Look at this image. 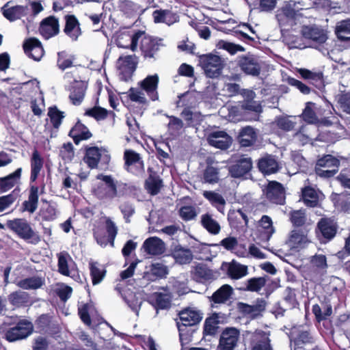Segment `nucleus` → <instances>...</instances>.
I'll return each instance as SVG.
<instances>
[{"label": "nucleus", "mask_w": 350, "mask_h": 350, "mask_svg": "<svg viewBox=\"0 0 350 350\" xmlns=\"http://www.w3.org/2000/svg\"><path fill=\"white\" fill-rule=\"evenodd\" d=\"M10 3V1H8L2 8L3 15L6 19L10 21H14L27 14V6L18 5L11 8H7Z\"/></svg>", "instance_id": "2f4dec72"}, {"label": "nucleus", "mask_w": 350, "mask_h": 350, "mask_svg": "<svg viewBox=\"0 0 350 350\" xmlns=\"http://www.w3.org/2000/svg\"><path fill=\"white\" fill-rule=\"evenodd\" d=\"M295 228L292 230L287 241L292 248H302L309 242L307 235L310 230V224H306L305 220H292Z\"/></svg>", "instance_id": "423d86ee"}, {"label": "nucleus", "mask_w": 350, "mask_h": 350, "mask_svg": "<svg viewBox=\"0 0 350 350\" xmlns=\"http://www.w3.org/2000/svg\"><path fill=\"white\" fill-rule=\"evenodd\" d=\"M155 308L158 309H168L171 306V299L166 294L157 293L155 295Z\"/></svg>", "instance_id": "338daca9"}, {"label": "nucleus", "mask_w": 350, "mask_h": 350, "mask_svg": "<svg viewBox=\"0 0 350 350\" xmlns=\"http://www.w3.org/2000/svg\"><path fill=\"white\" fill-rule=\"evenodd\" d=\"M192 278L198 282H205L216 279V273L206 265L198 264L191 271Z\"/></svg>", "instance_id": "a878e982"}, {"label": "nucleus", "mask_w": 350, "mask_h": 350, "mask_svg": "<svg viewBox=\"0 0 350 350\" xmlns=\"http://www.w3.org/2000/svg\"><path fill=\"white\" fill-rule=\"evenodd\" d=\"M199 64L208 78L215 79L219 77L226 64L224 58L220 56L207 53L199 56Z\"/></svg>", "instance_id": "39448f33"}, {"label": "nucleus", "mask_w": 350, "mask_h": 350, "mask_svg": "<svg viewBox=\"0 0 350 350\" xmlns=\"http://www.w3.org/2000/svg\"><path fill=\"white\" fill-rule=\"evenodd\" d=\"M252 168V159L242 155L229 167V173L233 178H241L249 173Z\"/></svg>", "instance_id": "f3484780"}, {"label": "nucleus", "mask_w": 350, "mask_h": 350, "mask_svg": "<svg viewBox=\"0 0 350 350\" xmlns=\"http://www.w3.org/2000/svg\"><path fill=\"white\" fill-rule=\"evenodd\" d=\"M269 282V277L265 275L258 278H252L247 280L245 283V291L251 292H258L261 288L265 286Z\"/></svg>", "instance_id": "3c124183"}, {"label": "nucleus", "mask_w": 350, "mask_h": 350, "mask_svg": "<svg viewBox=\"0 0 350 350\" xmlns=\"http://www.w3.org/2000/svg\"><path fill=\"white\" fill-rule=\"evenodd\" d=\"M330 201L336 212L339 213H350V193L345 191L341 193L332 192L329 196Z\"/></svg>", "instance_id": "dca6fc26"}, {"label": "nucleus", "mask_w": 350, "mask_h": 350, "mask_svg": "<svg viewBox=\"0 0 350 350\" xmlns=\"http://www.w3.org/2000/svg\"><path fill=\"white\" fill-rule=\"evenodd\" d=\"M118 9L127 17H133L137 14L140 6L131 0H119Z\"/></svg>", "instance_id": "8fccbe9b"}, {"label": "nucleus", "mask_w": 350, "mask_h": 350, "mask_svg": "<svg viewBox=\"0 0 350 350\" xmlns=\"http://www.w3.org/2000/svg\"><path fill=\"white\" fill-rule=\"evenodd\" d=\"M94 237L98 244L105 247L108 243L114 246V241L118 233V228L112 220H105V222H98L95 224Z\"/></svg>", "instance_id": "20e7f679"}, {"label": "nucleus", "mask_w": 350, "mask_h": 350, "mask_svg": "<svg viewBox=\"0 0 350 350\" xmlns=\"http://www.w3.org/2000/svg\"><path fill=\"white\" fill-rule=\"evenodd\" d=\"M204 180L210 184L217 183L219 181V170L217 167L208 165L204 172Z\"/></svg>", "instance_id": "69168bd1"}, {"label": "nucleus", "mask_w": 350, "mask_h": 350, "mask_svg": "<svg viewBox=\"0 0 350 350\" xmlns=\"http://www.w3.org/2000/svg\"><path fill=\"white\" fill-rule=\"evenodd\" d=\"M9 302L15 307L26 306L31 304V297L28 293L23 291L12 292L8 295Z\"/></svg>", "instance_id": "c03bdc74"}, {"label": "nucleus", "mask_w": 350, "mask_h": 350, "mask_svg": "<svg viewBox=\"0 0 350 350\" xmlns=\"http://www.w3.org/2000/svg\"><path fill=\"white\" fill-rule=\"evenodd\" d=\"M109 111L101 107L94 106L92 108L88 109L85 115L94 118L96 121L103 120L107 118Z\"/></svg>", "instance_id": "052dcab7"}, {"label": "nucleus", "mask_w": 350, "mask_h": 350, "mask_svg": "<svg viewBox=\"0 0 350 350\" xmlns=\"http://www.w3.org/2000/svg\"><path fill=\"white\" fill-rule=\"evenodd\" d=\"M338 230V225L334 220H319L315 234L321 243L326 244L334 239Z\"/></svg>", "instance_id": "0eeeda50"}, {"label": "nucleus", "mask_w": 350, "mask_h": 350, "mask_svg": "<svg viewBox=\"0 0 350 350\" xmlns=\"http://www.w3.org/2000/svg\"><path fill=\"white\" fill-rule=\"evenodd\" d=\"M8 226L24 239H33L36 234L23 220H8Z\"/></svg>", "instance_id": "393cba45"}, {"label": "nucleus", "mask_w": 350, "mask_h": 350, "mask_svg": "<svg viewBox=\"0 0 350 350\" xmlns=\"http://www.w3.org/2000/svg\"><path fill=\"white\" fill-rule=\"evenodd\" d=\"M258 230L262 234V239L269 241L275 232L272 220H258Z\"/></svg>", "instance_id": "5fc2aeb1"}, {"label": "nucleus", "mask_w": 350, "mask_h": 350, "mask_svg": "<svg viewBox=\"0 0 350 350\" xmlns=\"http://www.w3.org/2000/svg\"><path fill=\"white\" fill-rule=\"evenodd\" d=\"M340 161L329 154L319 156L314 167L316 174L323 178L334 177L339 171Z\"/></svg>", "instance_id": "7ed1b4c3"}, {"label": "nucleus", "mask_w": 350, "mask_h": 350, "mask_svg": "<svg viewBox=\"0 0 350 350\" xmlns=\"http://www.w3.org/2000/svg\"><path fill=\"white\" fill-rule=\"evenodd\" d=\"M154 23H165L171 25L178 21V15L170 10H156L152 12Z\"/></svg>", "instance_id": "c756f323"}, {"label": "nucleus", "mask_w": 350, "mask_h": 350, "mask_svg": "<svg viewBox=\"0 0 350 350\" xmlns=\"http://www.w3.org/2000/svg\"><path fill=\"white\" fill-rule=\"evenodd\" d=\"M297 11L291 5H286L278 10L276 18L280 25L291 24L295 21Z\"/></svg>", "instance_id": "f704fd0d"}, {"label": "nucleus", "mask_w": 350, "mask_h": 350, "mask_svg": "<svg viewBox=\"0 0 350 350\" xmlns=\"http://www.w3.org/2000/svg\"><path fill=\"white\" fill-rule=\"evenodd\" d=\"M88 88V82L84 80H75L71 88L69 98L74 105H79L83 102Z\"/></svg>", "instance_id": "cd10ccee"}, {"label": "nucleus", "mask_w": 350, "mask_h": 350, "mask_svg": "<svg viewBox=\"0 0 350 350\" xmlns=\"http://www.w3.org/2000/svg\"><path fill=\"white\" fill-rule=\"evenodd\" d=\"M118 62H122L120 68L121 75L124 81H128L131 79L133 72L136 69V63L134 61V57L132 55H126L125 57H120Z\"/></svg>", "instance_id": "72a5a7b5"}, {"label": "nucleus", "mask_w": 350, "mask_h": 350, "mask_svg": "<svg viewBox=\"0 0 350 350\" xmlns=\"http://www.w3.org/2000/svg\"><path fill=\"white\" fill-rule=\"evenodd\" d=\"M68 136L72 139L76 145H79L81 141L90 139L92 133L80 120H78L70 130Z\"/></svg>", "instance_id": "5701e85b"}, {"label": "nucleus", "mask_w": 350, "mask_h": 350, "mask_svg": "<svg viewBox=\"0 0 350 350\" xmlns=\"http://www.w3.org/2000/svg\"><path fill=\"white\" fill-rule=\"evenodd\" d=\"M238 66L246 75L258 77L260 74L261 66L258 57L252 54H247L239 57Z\"/></svg>", "instance_id": "9d476101"}, {"label": "nucleus", "mask_w": 350, "mask_h": 350, "mask_svg": "<svg viewBox=\"0 0 350 350\" xmlns=\"http://www.w3.org/2000/svg\"><path fill=\"white\" fill-rule=\"evenodd\" d=\"M101 158V149L97 146H86L85 148L84 162L91 169L98 167Z\"/></svg>", "instance_id": "473e14b6"}, {"label": "nucleus", "mask_w": 350, "mask_h": 350, "mask_svg": "<svg viewBox=\"0 0 350 350\" xmlns=\"http://www.w3.org/2000/svg\"><path fill=\"white\" fill-rule=\"evenodd\" d=\"M339 108L345 113L350 115V92H344L336 96Z\"/></svg>", "instance_id": "0e129e2a"}, {"label": "nucleus", "mask_w": 350, "mask_h": 350, "mask_svg": "<svg viewBox=\"0 0 350 350\" xmlns=\"http://www.w3.org/2000/svg\"><path fill=\"white\" fill-rule=\"evenodd\" d=\"M238 139L241 146L250 147L256 142L257 135L252 127L245 126L241 130Z\"/></svg>", "instance_id": "79ce46f5"}, {"label": "nucleus", "mask_w": 350, "mask_h": 350, "mask_svg": "<svg viewBox=\"0 0 350 350\" xmlns=\"http://www.w3.org/2000/svg\"><path fill=\"white\" fill-rule=\"evenodd\" d=\"M25 53L35 61H40L44 54L41 42L36 38L26 39L23 44Z\"/></svg>", "instance_id": "2eb2a0df"}, {"label": "nucleus", "mask_w": 350, "mask_h": 350, "mask_svg": "<svg viewBox=\"0 0 350 350\" xmlns=\"http://www.w3.org/2000/svg\"><path fill=\"white\" fill-rule=\"evenodd\" d=\"M30 182L33 183L35 182L38 178V176L40 175V171L42 170L44 165V159L37 149H35L32 152L30 159Z\"/></svg>", "instance_id": "e433bc0d"}, {"label": "nucleus", "mask_w": 350, "mask_h": 350, "mask_svg": "<svg viewBox=\"0 0 350 350\" xmlns=\"http://www.w3.org/2000/svg\"><path fill=\"white\" fill-rule=\"evenodd\" d=\"M218 320L217 317H211L207 318L205 320L204 324V331L203 333L204 335L213 336L216 334L218 326Z\"/></svg>", "instance_id": "e2e57ef3"}, {"label": "nucleus", "mask_w": 350, "mask_h": 350, "mask_svg": "<svg viewBox=\"0 0 350 350\" xmlns=\"http://www.w3.org/2000/svg\"><path fill=\"white\" fill-rule=\"evenodd\" d=\"M44 284V278L38 275L20 280L16 283L18 287L24 290H37L41 288Z\"/></svg>", "instance_id": "4c0bfd02"}, {"label": "nucleus", "mask_w": 350, "mask_h": 350, "mask_svg": "<svg viewBox=\"0 0 350 350\" xmlns=\"http://www.w3.org/2000/svg\"><path fill=\"white\" fill-rule=\"evenodd\" d=\"M150 274L153 277L150 279L154 280L166 278L169 273V270L165 265L161 262H154L150 265Z\"/></svg>", "instance_id": "13d9d810"}, {"label": "nucleus", "mask_w": 350, "mask_h": 350, "mask_svg": "<svg viewBox=\"0 0 350 350\" xmlns=\"http://www.w3.org/2000/svg\"><path fill=\"white\" fill-rule=\"evenodd\" d=\"M148 172L149 174L144 182V187L149 194L156 196L163 187V180L152 167L148 168Z\"/></svg>", "instance_id": "aec40b11"}, {"label": "nucleus", "mask_w": 350, "mask_h": 350, "mask_svg": "<svg viewBox=\"0 0 350 350\" xmlns=\"http://www.w3.org/2000/svg\"><path fill=\"white\" fill-rule=\"evenodd\" d=\"M40 35L46 40L57 36L59 33V20L55 16L43 18L38 29Z\"/></svg>", "instance_id": "4468645a"}, {"label": "nucleus", "mask_w": 350, "mask_h": 350, "mask_svg": "<svg viewBox=\"0 0 350 350\" xmlns=\"http://www.w3.org/2000/svg\"><path fill=\"white\" fill-rule=\"evenodd\" d=\"M58 271L63 275L72 278L79 277L75 269V263L67 252L63 251L57 254Z\"/></svg>", "instance_id": "f8f14e48"}, {"label": "nucleus", "mask_w": 350, "mask_h": 350, "mask_svg": "<svg viewBox=\"0 0 350 350\" xmlns=\"http://www.w3.org/2000/svg\"><path fill=\"white\" fill-rule=\"evenodd\" d=\"M159 78L157 74L148 75L144 80L139 83L141 89L146 92L150 98L154 101L158 99L157 88Z\"/></svg>", "instance_id": "412c9836"}, {"label": "nucleus", "mask_w": 350, "mask_h": 350, "mask_svg": "<svg viewBox=\"0 0 350 350\" xmlns=\"http://www.w3.org/2000/svg\"><path fill=\"white\" fill-rule=\"evenodd\" d=\"M172 256L177 263L180 265L189 263L193 257L189 249L183 247L181 245H176L174 247L172 250Z\"/></svg>", "instance_id": "ea45409f"}, {"label": "nucleus", "mask_w": 350, "mask_h": 350, "mask_svg": "<svg viewBox=\"0 0 350 350\" xmlns=\"http://www.w3.org/2000/svg\"><path fill=\"white\" fill-rule=\"evenodd\" d=\"M275 124L278 129L288 132L293 130L295 122L291 120L288 117L280 116L276 118Z\"/></svg>", "instance_id": "774afa93"}, {"label": "nucleus", "mask_w": 350, "mask_h": 350, "mask_svg": "<svg viewBox=\"0 0 350 350\" xmlns=\"http://www.w3.org/2000/svg\"><path fill=\"white\" fill-rule=\"evenodd\" d=\"M335 33L337 38L341 41L350 40V19L343 20L337 23Z\"/></svg>", "instance_id": "864d4df0"}, {"label": "nucleus", "mask_w": 350, "mask_h": 350, "mask_svg": "<svg viewBox=\"0 0 350 350\" xmlns=\"http://www.w3.org/2000/svg\"><path fill=\"white\" fill-rule=\"evenodd\" d=\"M97 179L104 183L99 184L94 189V194L100 200H112L124 196L129 189V185L122 181L115 180L111 175L98 174Z\"/></svg>", "instance_id": "f257e3e1"}, {"label": "nucleus", "mask_w": 350, "mask_h": 350, "mask_svg": "<svg viewBox=\"0 0 350 350\" xmlns=\"http://www.w3.org/2000/svg\"><path fill=\"white\" fill-rule=\"evenodd\" d=\"M38 190L39 188L38 186H30L28 200L24 201L21 207L22 212L27 211L33 213L37 209L39 198Z\"/></svg>", "instance_id": "7c9ffc66"}, {"label": "nucleus", "mask_w": 350, "mask_h": 350, "mask_svg": "<svg viewBox=\"0 0 350 350\" xmlns=\"http://www.w3.org/2000/svg\"><path fill=\"white\" fill-rule=\"evenodd\" d=\"M297 72L300 77L319 90L325 87L323 73L321 71L314 72L307 68H297Z\"/></svg>", "instance_id": "b1692460"}, {"label": "nucleus", "mask_w": 350, "mask_h": 350, "mask_svg": "<svg viewBox=\"0 0 350 350\" xmlns=\"http://www.w3.org/2000/svg\"><path fill=\"white\" fill-rule=\"evenodd\" d=\"M301 199L309 207H317L319 204L318 192L311 186H306L301 189Z\"/></svg>", "instance_id": "a19ab883"}, {"label": "nucleus", "mask_w": 350, "mask_h": 350, "mask_svg": "<svg viewBox=\"0 0 350 350\" xmlns=\"http://www.w3.org/2000/svg\"><path fill=\"white\" fill-rule=\"evenodd\" d=\"M258 167L262 173L271 174L278 171V163L273 157L269 155L259 159Z\"/></svg>", "instance_id": "37998d69"}, {"label": "nucleus", "mask_w": 350, "mask_h": 350, "mask_svg": "<svg viewBox=\"0 0 350 350\" xmlns=\"http://www.w3.org/2000/svg\"><path fill=\"white\" fill-rule=\"evenodd\" d=\"M284 301L288 309L296 308L299 303L296 298L295 290L291 287H287L284 291Z\"/></svg>", "instance_id": "680f3d73"}, {"label": "nucleus", "mask_w": 350, "mask_h": 350, "mask_svg": "<svg viewBox=\"0 0 350 350\" xmlns=\"http://www.w3.org/2000/svg\"><path fill=\"white\" fill-rule=\"evenodd\" d=\"M33 331L32 323L27 321L18 322L14 327L10 328L5 334V338L9 342L22 340L29 336Z\"/></svg>", "instance_id": "9b49d317"}, {"label": "nucleus", "mask_w": 350, "mask_h": 350, "mask_svg": "<svg viewBox=\"0 0 350 350\" xmlns=\"http://www.w3.org/2000/svg\"><path fill=\"white\" fill-rule=\"evenodd\" d=\"M22 172V168L16 169L13 173L0 178V193L6 192L11 189L17 183L20 179Z\"/></svg>", "instance_id": "58836bf2"}, {"label": "nucleus", "mask_w": 350, "mask_h": 350, "mask_svg": "<svg viewBox=\"0 0 350 350\" xmlns=\"http://www.w3.org/2000/svg\"><path fill=\"white\" fill-rule=\"evenodd\" d=\"M160 46L161 43L156 38L144 35L141 40L139 48L144 58H154Z\"/></svg>", "instance_id": "4be33fe9"}, {"label": "nucleus", "mask_w": 350, "mask_h": 350, "mask_svg": "<svg viewBox=\"0 0 350 350\" xmlns=\"http://www.w3.org/2000/svg\"><path fill=\"white\" fill-rule=\"evenodd\" d=\"M302 36L317 44H322L327 40L326 31L317 26H304L301 31Z\"/></svg>", "instance_id": "6ab92c4d"}, {"label": "nucleus", "mask_w": 350, "mask_h": 350, "mask_svg": "<svg viewBox=\"0 0 350 350\" xmlns=\"http://www.w3.org/2000/svg\"><path fill=\"white\" fill-rule=\"evenodd\" d=\"M239 338V329L233 327H226L220 334L217 349L219 350H234L237 346Z\"/></svg>", "instance_id": "6e6552de"}, {"label": "nucleus", "mask_w": 350, "mask_h": 350, "mask_svg": "<svg viewBox=\"0 0 350 350\" xmlns=\"http://www.w3.org/2000/svg\"><path fill=\"white\" fill-rule=\"evenodd\" d=\"M233 289L228 284H224L217 289L211 297L215 304H223L228 300L232 294Z\"/></svg>", "instance_id": "de8ad7c7"}, {"label": "nucleus", "mask_w": 350, "mask_h": 350, "mask_svg": "<svg viewBox=\"0 0 350 350\" xmlns=\"http://www.w3.org/2000/svg\"><path fill=\"white\" fill-rule=\"evenodd\" d=\"M64 18L65 21L64 33L72 41H77L82 34L81 25L78 18L74 14H66Z\"/></svg>", "instance_id": "a211bd4d"}, {"label": "nucleus", "mask_w": 350, "mask_h": 350, "mask_svg": "<svg viewBox=\"0 0 350 350\" xmlns=\"http://www.w3.org/2000/svg\"><path fill=\"white\" fill-rule=\"evenodd\" d=\"M251 343L252 350H272L270 345V340L267 334L263 331H258L254 333Z\"/></svg>", "instance_id": "c9c22d12"}, {"label": "nucleus", "mask_w": 350, "mask_h": 350, "mask_svg": "<svg viewBox=\"0 0 350 350\" xmlns=\"http://www.w3.org/2000/svg\"><path fill=\"white\" fill-rule=\"evenodd\" d=\"M165 247L164 242L157 237H149L143 243L142 250L146 254L157 256L163 254Z\"/></svg>", "instance_id": "bb28decb"}, {"label": "nucleus", "mask_w": 350, "mask_h": 350, "mask_svg": "<svg viewBox=\"0 0 350 350\" xmlns=\"http://www.w3.org/2000/svg\"><path fill=\"white\" fill-rule=\"evenodd\" d=\"M89 269L93 285L100 283L105 276V269L98 262L92 260L89 262Z\"/></svg>", "instance_id": "49530a36"}, {"label": "nucleus", "mask_w": 350, "mask_h": 350, "mask_svg": "<svg viewBox=\"0 0 350 350\" xmlns=\"http://www.w3.org/2000/svg\"><path fill=\"white\" fill-rule=\"evenodd\" d=\"M202 319V313L193 308H186L179 312V321L176 322V325L182 344H187L191 340L195 331L193 327L198 324Z\"/></svg>", "instance_id": "f03ea898"}, {"label": "nucleus", "mask_w": 350, "mask_h": 350, "mask_svg": "<svg viewBox=\"0 0 350 350\" xmlns=\"http://www.w3.org/2000/svg\"><path fill=\"white\" fill-rule=\"evenodd\" d=\"M203 196L207 199L213 206H215L219 212L223 213L226 201L221 194L212 191H204Z\"/></svg>", "instance_id": "603ef678"}, {"label": "nucleus", "mask_w": 350, "mask_h": 350, "mask_svg": "<svg viewBox=\"0 0 350 350\" xmlns=\"http://www.w3.org/2000/svg\"><path fill=\"white\" fill-rule=\"evenodd\" d=\"M207 140L211 146L222 150L227 149L230 145V137L224 131L211 132Z\"/></svg>", "instance_id": "c85d7f7f"}, {"label": "nucleus", "mask_w": 350, "mask_h": 350, "mask_svg": "<svg viewBox=\"0 0 350 350\" xmlns=\"http://www.w3.org/2000/svg\"><path fill=\"white\" fill-rule=\"evenodd\" d=\"M289 338L295 345H299L310 342L311 337L308 331L303 330L300 327H293L290 330Z\"/></svg>", "instance_id": "a18cd8bd"}, {"label": "nucleus", "mask_w": 350, "mask_h": 350, "mask_svg": "<svg viewBox=\"0 0 350 350\" xmlns=\"http://www.w3.org/2000/svg\"><path fill=\"white\" fill-rule=\"evenodd\" d=\"M124 168L133 174L137 175L144 171V163L140 154L133 150H126L124 152Z\"/></svg>", "instance_id": "1a4fd4ad"}, {"label": "nucleus", "mask_w": 350, "mask_h": 350, "mask_svg": "<svg viewBox=\"0 0 350 350\" xmlns=\"http://www.w3.org/2000/svg\"><path fill=\"white\" fill-rule=\"evenodd\" d=\"M64 113L59 111L56 106L49 108L48 116L54 129H59L64 118Z\"/></svg>", "instance_id": "bf43d9fd"}, {"label": "nucleus", "mask_w": 350, "mask_h": 350, "mask_svg": "<svg viewBox=\"0 0 350 350\" xmlns=\"http://www.w3.org/2000/svg\"><path fill=\"white\" fill-rule=\"evenodd\" d=\"M315 103L312 102H308L302 112L303 120L309 124L317 123L319 120L314 111Z\"/></svg>", "instance_id": "6e6d98bb"}, {"label": "nucleus", "mask_w": 350, "mask_h": 350, "mask_svg": "<svg viewBox=\"0 0 350 350\" xmlns=\"http://www.w3.org/2000/svg\"><path fill=\"white\" fill-rule=\"evenodd\" d=\"M122 297L131 309L138 314L139 310L142 304V299L133 292H128L126 294L122 295Z\"/></svg>", "instance_id": "4d7b16f0"}, {"label": "nucleus", "mask_w": 350, "mask_h": 350, "mask_svg": "<svg viewBox=\"0 0 350 350\" xmlns=\"http://www.w3.org/2000/svg\"><path fill=\"white\" fill-rule=\"evenodd\" d=\"M265 192L269 202L276 204L285 202V189L282 183L275 180L269 182Z\"/></svg>", "instance_id": "ddd939ff"}, {"label": "nucleus", "mask_w": 350, "mask_h": 350, "mask_svg": "<svg viewBox=\"0 0 350 350\" xmlns=\"http://www.w3.org/2000/svg\"><path fill=\"white\" fill-rule=\"evenodd\" d=\"M227 273L228 276L234 280L240 279L247 275V267L235 262L228 264Z\"/></svg>", "instance_id": "09e8293b"}]
</instances>
